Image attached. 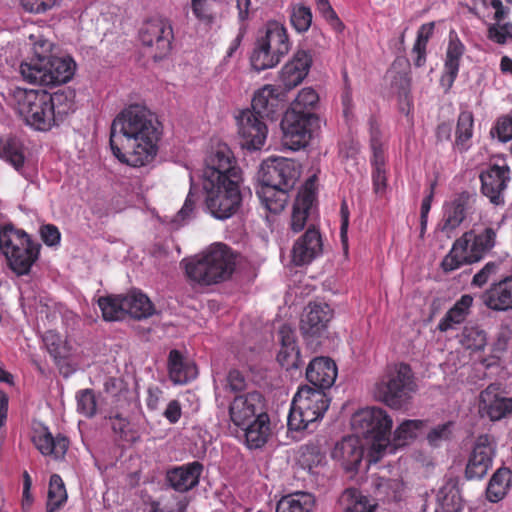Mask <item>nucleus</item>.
I'll list each match as a JSON object with an SVG mask.
<instances>
[{"instance_id":"b1692460","label":"nucleus","mask_w":512,"mask_h":512,"mask_svg":"<svg viewBox=\"0 0 512 512\" xmlns=\"http://www.w3.org/2000/svg\"><path fill=\"white\" fill-rule=\"evenodd\" d=\"M202 471L203 465L194 461L169 470L166 479L175 491L183 493L198 485Z\"/></svg>"},{"instance_id":"f3484780","label":"nucleus","mask_w":512,"mask_h":512,"mask_svg":"<svg viewBox=\"0 0 512 512\" xmlns=\"http://www.w3.org/2000/svg\"><path fill=\"white\" fill-rule=\"evenodd\" d=\"M511 170L507 165L493 164L480 173L481 192L495 205L504 203V192L510 182Z\"/></svg>"},{"instance_id":"5fc2aeb1","label":"nucleus","mask_w":512,"mask_h":512,"mask_svg":"<svg viewBox=\"0 0 512 512\" xmlns=\"http://www.w3.org/2000/svg\"><path fill=\"white\" fill-rule=\"evenodd\" d=\"M319 95L317 91L311 87L303 88L297 95L293 107L289 112L300 114L313 113L312 110L318 105Z\"/></svg>"},{"instance_id":"393cba45","label":"nucleus","mask_w":512,"mask_h":512,"mask_svg":"<svg viewBox=\"0 0 512 512\" xmlns=\"http://www.w3.org/2000/svg\"><path fill=\"white\" fill-rule=\"evenodd\" d=\"M481 299L485 306L494 311L512 309V275L491 285L481 295Z\"/></svg>"},{"instance_id":"0e129e2a","label":"nucleus","mask_w":512,"mask_h":512,"mask_svg":"<svg viewBox=\"0 0 512 512\" xmlns=\"http://www.w3.org/2000/svg\"><path fill=\"white\" fill-rule=\"evenodd\" d=\"M60 0H20L22 8L29 13L41 14L52 9Z\"/></svg>"},{"instance_id":"dca6fc26","label":"nucleus","mask_w":512,"mask_h":512,"mask_svg":"<svg viewBox=\"0 0 512 512\" xmlns=\"http://www.w3.org/2000/svg\"><path fill=\"white\" fill-rule=\"evenodd\" d=\"M495 447L493 438L487 434L480 435L468 457L465 478L468 480L482 479L492 466Z\"/></svg>"},{"instance_id":"338daca9","label":"nucleus","mask_w":512,"mask_h":512,"mask_svg":"<svg viewBox=\"0 0 512 512\" xmlns=\"http://www.w3.org/2000/svg\"><path fill=\"white\" fill-rule=\"evenodd\" d=\"M373 191L377 195H383L387 188V171L385 167H372Z\"/></svg>"},{"instance_id":"3c124183","label":"nucleus","mask_w":512,"mask_h":512,"mask_svg":"<svg viewBox=\"0 0 512 512\" xmlns=\"http://www.w3.org/2000/svg\"><path fill=\"white\" fill-rule=\"evenodd\" d=\"M360 153V143L352 135H347L338 144V155L342 163L356 167Z\"/></svg>"},{"instance_id":"4d7b16f0","label":"nucleus","mask_w":512,"mask_h":512,"mask_svg":"<svg viewBox=\"0 0 512 512\" xmlns=\"http://www.w3.org/2000/svg\"><path fill=\"white\" fill-rule=\"evenodd\" d=\"M77 410L86 417H93L96 413L97 403L93 390L84 389L77 393Z\"/></svg>"},{"instance_id":"de8ad7c7","label":"nucleus","mask_w":512,"mask_h":512,"mask_svg":"<svg viewBox=\"0 0 512 512\" xmlns=\"http://www.w3.org/2000/svg\"><path fill=\"white\" fill-rule=\"evenodd\" d=\"M67 500V492L64 482L58 474H53L50 477L46 512H55Z\"/></svg>"},{"instance_id":"f8f14e48","label":"nucleus","mask_w":512,"mask_h":512,"mask_svg":"<svg viewBox=\"0 0 512 512\" xmlns=\"http://www.w3.org/2000/svg\"><path fill=\"white\" fill-rule=\"evenodd\" d=\"M317 122L318 116L315 113L300 114L298 111H288L281 121L282 146L292 151L306 147Z\"/></svg>"},{"instance_id":"39448f33","label":"nucleus","mask_w":512,"mask_h":512,"mask_svg":"<svg viewBox=\"0 0 512 512\" xmlns=\"http://www.w3.org/2000/svg\"><path fill=\"white\" fill-rule=\"evenodd\" d=\"M393 420L382 408L368 407L355 413L352 417L354 431L371 440L368 451L370 462H378L385 454L393 453L390 435Z\"/></svg>"},{"instance_id":"09e8293b","label":"nucleus","mask_w":512,"mask_h":512,"mask_svg":"<svg viewBox=\"0 0 512 512\" xmlns=\"http://www.w3.org/2000/svg\"><path fill=\"white\" fill-rule=\"evenodd\" d=\"M338 368L333 359L322 356V418L329 408L331 399L327 397L329 390L336 381Z\"/></svg>"},{"instance_id":"412c9836","label":"nucleus","mask_w":512,"mask_h":512,"mask_svg":"<svg viewBox=\"0 0 512 512\" xmlns=\"http://www.w3.org/2000/svg\"><path fill=\"white\" fill-rule=\"evenodd\" d=\"M364 455V448L359 436L351 435L337 442L331 451V457L341 463L346 471L356 470Z\"/></svg>"},{"instance_id":"0eeeda50","label":"nucleus","mask_w":512,"mask_h":512,"mask_svg":"<svg viewBox=\"0 0 512 512\" xmlns=\"http://www.w3.org/2000/svg\"><path fill=\"white\" fill-rule=\"evenodd\" d=\"M40 245L33 243L27 233L12 224L0 227V251L18 276L26 275L38 259Z\"/></svg>"},{"instance_id":"052dcab7","label":"nucleus","mask_w":512,"mask_h":512,"mask_svg":"<svg viewBox=\"0 0 512 512\" xmlns=\"http://www.w3.org/2000/svg\"><path fill=\"white\" fill-rule=\"evenodd\" d=\"M277 360L286 370L298 368L300 362V353L297 346L281 347Z\"/></svg>"},{"instance_id":"473e14b6","label":"nucleus","mask_w":512,"mask_h":512,"mask_svg":"<svg viewBox=\"0 0 512 512\" xmlns=\"http://www.w3.org/2000/svg\"><path fill=\"white\" fill-rule=\"evenodd\" d=\"M270 420L267 413H259L245 429L246 444L250 449H258L266 444L270 436Z\"/></svg>"},{"instance_id":"6ab92c4d","label":"nucleus","mask_w":512,"mask_h":512,"mask_svg":"<svg viewBox=\"0 0 512 512\" xmlns=\"http://www.w3.org/2000/svg\"><path fill=\"white\" fill-rule=\"evenodd\" d=\"M263 401V396L257 391L236 396L229 407L231 421L236 426H242L255 415L264 413Z\"/></svg>"},{"instance_id":"f704fd0d","label":"nucleus","mask_w":512,"mask_h":512,"mask_svg":"<svg viewBox=\"0 0 512 512\" xmlns=\"http://www.w3.org/2000/svg\"><path fill=\"white\" fill-rule=\"evenodd\" d=\"M468 197L460 195L451 201L444 211V219L441 230L450 233L461 225L466 218Z\"/></svg>"},{"instance_id":"a211bd4d","label":"nucleus","mask_w":512,"mask_h":512,"mask_svg":"<svg viewBox=\"0 0 512 512\" xmlns=\"http://www.w3.org/2000/svg\"><path fill=\"white\" fill-rule=\"evenodd\" d=\"M265 119L249 110L240 114L238 117V131L243 139V146L257 150L264 145L268 133Z\"/></svg>"},{"instance_id":"69168bd1","label":"nucleus","mask_w":512,"mask_h":512,"mask_svg":"<svg viewBox=\"0 0 512 512\" xmlns=\"http://www.w3.org/2000/svg\"><path fill=\"white\" fill-rule=\"evenodd\" d=\"M192 11L201 21L211 23L214 20L211 0H192Z\"/></svg>"},{"instance_id":"4468645a","label":"nucleus","mask_w":512,"mask_h":512,"mask_svg":"<svg viewBox=\"0 0 512 512\" xmlns=\"http://www.w3.org/2000/svg\"><path fill=\"white\" fill-rule=\"evenodd\" d=\"M301 174V166L294 160L274 157L261 165L259 178L262 184L291 190Z\"/></svg>"},{"instance_id":"79ce46f5","label":"nucleus","mask_w":512,"mask_h":512,"mask_svg":"<svg viewBox=\"0 0 512 512\" xmlns=\"http://www.w3.org/2000/svg\"><path fill=\"white\" fill-rule=\"evenodd\" d=\"M0 157L9 162L17 171H20L25 162L21 141L11 136L2 138L0 140Z\"/></svg>"},{"instance_id":"1a4fd4ad","label":"nucleus","mask_w":512,"mask_h":512,"mask_svg":"<svg viewBox=\"0 0 512 512\" xmlns=\"http://www.w3.org/2000/svg\"><path fill=\"white\" fill-rule=\"evenodd\" d=\"M287 29L277 21H269L252 52L250 62L256 71L275 67L290 50Z\"/></svg>"},{"instance_id":"2eb2a0df","label":"nucleus","mask_w":512,"mask_h":512,"mask_svg":"<svg viewBox=\"0 0 512 512\" xmlns=\"http://www.w3.org/2000/svg\"><path fill=\"white\" fill-rule=\"evenodd\" d=\"M230 148L219 144L206 159L204 181L240 180L239 169Z\"/></svg>"},{"instance_id":"e2e57ef3","label":"nucleus","mask_w":512,"mask_h":512,"mask_svg":"<svg viewBox=\"0 0 512 512\" xmlns=\"http://www.w3.org/2000/svg\"><path fill=\"white\" fill-rule=\"evenodd\" d=\"M322 18L325 19L336 34H341L344 31V23L338 17L328 0H322Z\"/></svg>"},{"instance_id":"9d476101","label":"nucleus","mask_w":512,"mask_h":512,"mask_svg":"<svg viewBox=\"0 0 512 512\" xmlns=\"http://www.w3.org/2000/svg\"><path fill=\"white\" fill-rule=\"evenodd\" d=\"M205 203L209 213L219 220L235 215L242 203L239 180L204 181Z\"/></svg>"},{"instance_id":"13d9d810","label":"nucleus","mask_w":512,"mask_h":512,"mask_svg":"<svg viewBox=\"0 0 512 512\" xmlns=\"http://www.w3.org/2000/svg\"><path fill=\"white\" fill-rule=\"evenodd\" d=\"M487 38L499 45L506 44L508 39L512 40V22L490 24L487 29Z\"/></svg>"},{"instance_id":"e433bc0d","label":"nucleus","mask_w":512,"mask_h":512,"mask_svg":"<svg viewBox=\"0 0 512 512\" xmlns=\"http://www.w3.org/2000/svg\"><path fill=\"white\" fill-rule=\"evenodd\" d=\"M473 128V113L469 110L461 111L457 119L454 141V148L460 153L466 152L470 148Z\"/></svg>"},{"instance_id":"9b49d317","label":"nucleus","mask_w":512,"mask_h":512,"mask_svg":"<svg viewBox=\"0 0 512 512\" xmlns=\"http://www.w3.org/2000/svg\"><path fill=\"white\" fill-rule=\"evenodd\" d=\"M319 187L318 175L314 173L299 188L291 213L290 227L293 232L302 231L308 221L317 218Z\"/></svg>"},{"instance_id":"bf43d9fd","label":"nucleus","mask_w":512,"mask_h":512,"mask_svg":"<svg viewBox=\"0 0 512 512\" xmlns=\"http://www.w3.org/2000/svg\"><path fill=\"white\" fill-rule=\"evenodd\" d=\"M490 134L503 143L512 140V113L499 117L491 128Z\"/></svg>"},{"instance_id":"8fccbe9b","label":"nucleus","mask_w":512,"mask_h":512,"mask_svg":"<svg viewBox=\"0 0 512 512\" xmlns=\"http://www.w3.org/2000/svg\"><path fill=\"white\" fill-rule=\"evenodd\" d=\"M434 28V22H429L421 25L417 31V38L412 49V53L416 55L414 64L417 67H422L426 63V48L434 33Z\"/></svg>"},{"instance_id":"aec40b11","label":"nucleus","mask_w":512,"mask_h":512,"mask_svg":"<svg viewBox=\"0 0 512 512\" xmlns=\"http://www.w3.org/2000/svg\"><path fill=\"white\" fill-rule=\"evenodd\" d=\"M466 51L465 45L459 39L458 35L451 31L449 33V42L446 49L444 71L440 78V85L448 92L459 73L460 61Z\"/></svg>"},{"instance_id":"6e6d98bb","label":"nucleus","mask_w":512,"mask_h":512,"mask_svg":"<svg viewBox=\"0 0 512 512\" xmlns=\"http://www.w3.org/2000/svg\"><path fill=\"white\" fill-rule=\"evenodd\" d=\"M300 462L309 472L315 473L313 469L317 468L320 464V443L318 439L301 447Z\"/></svg>"},{"instance_id":"603ef678","label":"nucleus","mask_w":512,"mask_h":512,"mask_svg":"<svg viewBox=\"0 0 512 512\" xmlns=\"http://www.w3.org/2000/svg\"><path fill=\"white\" fill-rule=\"evenodd\" d=\"M289 19L297 32H306L312 24L311 9L302 3L293 4L289 8Z\"/></svg>"},{"instance_id":"f257e3e1","label":"nucleus","mask_w":512,"mask_h":512,"mask_svg":"<svg viewBox=\"0 0 512 512\" xmlns=\"http://www.w3.org/2000/svg\"><path fill=\"white\" fill-rule=\"evenodd\" d=\"M162 126L147 107L132 104L112 121L110 146L117 159L132 167H142L154 160Z\"/></svg>"},{"instance_id":"4be33fe9","label":"nucleus","mask_w":512,"mask_h":512,"mask_svg":"<svg viewBox=\"0 0 512 512\" xmlns=\"http://www.w3.org/2000/svg\"><path fill=\"white\" fill-rule=\"evenodd\" d=\"M312 56L308 51L298 50L291 61L281 69L279 81L286 90L299 85L308 75Z\"/></svg>"},{"instance_id":"c9c22d12","label":"nucleus","mask_w":512,"mask_h":512,"mask_svg":"<svg viewBox=\"0 0 512 512\" xmlns=\"http://www.w3.org/2000/svg\"><path fill=\"white\" fill-rule=\"evenodd\" d=\"M463 501L457 484L448 481L437 493L436 512H460Z\"/></svg>"},{"instance_id":"423d86ee","label":"nucleus","mask_w":512,"mask_h":512,"mask_svg":"<svg viewBox=\"0 0 512 512\" xmlns=\"http://www.w3.org/2000/svg\"><path fill=\"white\" fill-rule=\"evenodd\" d=\"M15 108L25 123L36 130L47 131L55 124V106L63 94H50L45 90L16 89L13 93Z\"/></svg>"},{"instance_id":"774afa93","label":"nucleus","mask_w":512,"mask_h":512,"mask_svg":"<svg viewBox=\"0 0 512 512\" xmlns=\"http://www.w3.org/2000/svg\"><path fill=\"white\" fill-rule=\"evenodd\" d=\"M30 39L33 41V58H51L50 55L52 44L42 36H31Z\"/></svg>"},{"instance_id":"bb28decb","label":"nucleus","mask_w":512,"mask_h":512,"mask_svg":"<svg viewBox=\"0 0 512 512\" xmlns=\"http://www.w3.org/2000/svg\"><path fill=\"white\" fill-rule=\"evenodd\" d=\"M479 411L482 416H487L492 421L500 420L512 412V398L500 397L488 387L480 394Z\"/></svg>"},{"instance_id":"49530a36","label":"nucleus","mask_w":512,"mask_h":512,"mask_svg":"<svg viewBox=\"0 0 512 512\" xmlns=\"http://www.w3.org/2000/svg\"><path fill=\"white\" fill-rule=\"evenodd\" d=\"M345 512H373L375 505L356 488L346 489L340 499Z\"/></svg>"},{"instance_id":"ddd939ff","label":"nucleus","mask_w":512,"mask_h":512,"mask_svg":"<svg viewBox=\"0 0 512 512\" xmlns=\"http://www.w3.org/2000/svg\"><path fill=\"white\" fill-rule=\"evenodd\" d=\"M139 37L141 43L149 49L152 58L161 60L170 53L174 34L168 20L156 18L143 24Z\"/></svg>"},{"instance_id":"a19ab883","label":"nucleus","mask_w":512,"mask_h":512,"mask_svg":"<svg viewBox=\"0 0 512 512\" xmlns=\"http://www.w3.org/2000/svg\"><path fill=\"white\" fill-rule=\"evenodd\" d=\"M511 471L508 468H499L492 475L486 488V498L492 503L502 500L510 486Z\"/></svg>"},{"instance_id":"2f4dec72","label":"nucleus","mask_w":512,"mask_h":512,"mask_svg":"<svg viewBox=\"0 0 512 512\" xmlns=\"http://www.w3.org/2000/svg\"><path fill=\"white\" fill-rule=\"evenodd\" d=\"M76 64L70 57H55L47 59L48 82L59 85L68 82L74 75Z\"/></svg>"},{"instance_id":"a878e982","label":"nucleus","mask_w":512,"mask_h":512,"mask_svg":"<svg viewBox=\"0 0 512 512\" xmlns=\"http://www.w3.org/2000/svg\"><path fill=\"white\" fill-rule=\"evenodd\" d=\"M32 441L41 454L55 459L63 458L69 445L65 436L58 434L54 437L45 427L34 431Z\"/></svg>"},{"instance_id":"72a5a7b5","label":"nucleus","mask_w":512,"mask_h":512,"mask_svg":"<svg viewBox=\"0 0 512 512\" xmlns=\"http://www.w3.org/2000/svg\"><path fill=\"white\" fill-rule=\"evenodd\" d=\"M289 191V189H284L283 187H274L261 183L260 188L257 190V195L267 210L277 214L284 210L288 201Z\"/></svg>"},{"instance_id":"20e7f679","label":"nucleus","mask_w":512,"mask_h":512,"mask_svg":"<svg viewBox=\"0 0 512 512\" xmlns=\"http://www.w3.org/2000/svg\"><path fill=\"white\" fill-rule=\"evenodd\" d=\"M316 365H320V357L313 358L306 369V378L311 385L300 387L293 398L287 422L290 430L313 432L318 427L320 374L315 370Z\"/></svg>"},{"instance_id":"864d4df0","label":"nucleus","mask_w":512,"mask_h":512,"mask_svg":"<svg viewBox=\"0 0 512 512\" xmlns=\"http://www.w3.org/2000/svg\"><path fill=\"white\" fill-rule=\"evenodd\" d=\"M460 343L471 351L483 350L486 345V333L478 326H465L460 335Z\"/></svg>"},{"instance_id":"c03bdc74","label":"nucleus","mask_w":512,"mask_h":512,"mask_svg":"<svg viewBox=\"0 0 512 512\" xmlns=\"http://www.w3.org/2000/svg\"><path fill=\"white\" fill-rule=\"evenodd\" d=\"M124 296L109 295L98 299V306L102 311L103 319L106 321L121 320L126 316Z\"/></svg>"},{"instance_id":"6e6552de","label":"nucleus","mask_w":512,"mask_h":512,"mask_svg":"<svg viewBox=\"0 0 512 512\" xmlns=\"http://www.w3.org/2000/svg\"><path fill=\"white\" fill-rule=\"evenodd\" d=\"M413 372L408 364L400 363L387 371L375 384L376 399L394 410L407 407L415 392Z\"/></svg>"},{"instance_id":"f03ea898","label":"nucleus","mask_w":512,"mask_h":512,"mask_svg":"<svg viewBox=\"0 0 512 512\" xmlns=\"http://www.w3.org/2000/svg\"><path fill=\"white\" fill-rule=\"evenodd\" d=\"M500 226L488 225L465 232L455 240L449 253L442 260L444 271L450 272L463 265L481 261L497 244Z\"/></svg>"},{"instance_id":"ea45409f","label":"nucleus","mask_w":512,"mask_h":512,"mask_svg":"<svg viewBox=\"0 0 512 512\" xmlns=\"http://www.w3.org/2000/svg\"><path fill=\"white\" fill-rule=\"evenodd\" d=\"M20 74L30 84L49 86L46 58H32L29 62H22Z\"/></svg>"},{"instance_id":"37998d69","label":"nucleus","mask_w":512,"mask_h":512,"mask_svg":"<svg viewBox=\"0 0 512 512\" xmlns=\"http://www.w3.org/2000/svg\"><path fill=\"white\" fill-rule=\"evenodd\" d=\"M423 426L424 421L422 420H404L393 433L391 442L393 453L398 447H403L415 439Z\"/></svg>"},{"instance_id":"7ed1b4c3","label":"nucleus","mask_w":512,"mask_h":512,"mask_svg":"<svg viewBox=\"0 0 512 512\" xmlns=\"http://www.w3.org/2000/svg\"><path fill=\"white\" fill-rule=\"evenodd\" d=\"M237 258L238 255L230 247L217 243L202 255L185 262L186 275L204 285L225 281L234 272Z\"/></svg>"},{"instance_id":"4c0bfd02","label":"nucleus","mask_w":512,"mask_h":512,"mask_svg":"<svg viewBox=\"0 0 512 512\" xmlns=\"http://www.w3.org/2000/svg\"><path fill=\"white\" fill-rule=\"evenodd\" d=\"M315 497L306 492H295L283 496L276 505V512H312Z\"/></svg>"},{"instance_id":"a18cd8bd","label":"nucleus","mask_w":512,"mask_h":512,"mask_svg":"<svg viewBox=\"0 0 512 512\" xmlns=\"http://www.w3.org/2000/svg\"><path fill=\"white\" fill-rule=\"evenodd\" d=\"M370 148L372 150V167H385L386 159L382 142V134L377 120L374 117L369 119Z\"/></svg>"},{"instance_id":"cd10ccee","label":"nucleus","mask_w":512,"mask_h":512,"mask_svg":"<svg viewBox=\"0 0 512 512\" xmlns=\"http://www.w3.org/2000/svg\"><path fill=\"white\" fill-rule=\"evenodd\" d=\"M168 372L175 384H186L197 377L196 365L184 358L180 351L173 349L168 356Z\"/></svg>"},{"instance_id":"c756f323","label":"nucleus","mask_w":512,"mask_h":512,"mask_svg":"<svg viewBox=\"0 0 512 512\" xmlns=\"http://www.w3.org/2000/svg\"><path fill=\"white\" fill-rule=\"evenodd\" d=\"M472 305L473 297L469 294L462 295L439 321L437 330L440 332H447L448 330L455 329L458 325L464 323L470 314Z\"/></svg>"},{"instance_id":"5701e85b","label":"nucleus","mask_w":512,"mask_h":512,"mask_svg":"<svg viewBox=\"0 0 512 512\" xmlns=\"http://www.w3.org/2000/svg\"><path fill=\"white\" fill-rule=\"evenodd\" d=\"M319 252L320 230L316 225H311L293 246V262L298 266L308 264Z\"/></svg>"},{"instance_id":"c85d7f7f","label":"nucleus","mask_w":512,"mask_h":512,"mask_svg":"<svg viewBox=\"0 0 512 512\" xmlns=\"http://www.w3.org/2000/svg\"><path fill=\"white\" fill-rule=\"evenodd\" d=\"M279 105L277 89L272 85H265L254 93L251 109L260 118H272Z\"/></svg>"},{"instance_id":"58836bf2","label":"nucleus","mask_w":512,"mask_h":512,"mask_svg":"<svg viewBox=\"0 0 512 512\" xmlns=\"http://www.w3.org/2000/svg\"><path fill=\"white\" fill-rule=\"evenodd\" d=\"M126 315L135 319H143L153 314V305L149 298L140 291L133 290L124 296Z\"/></svg>"},{"instance_id":"680f3d73","label":"nucleus","mask_w":512,"mask_h":512,"mask_svg":"<svg viewBox=\"0 0 512 512\" xmlns=\"http://www.w3.org/2000/svg\"><path fill=\"white\" fill-rule=\"evenodd\" d=\"M452 422L440 424L433 428L427 435L430 445L438 447L442 442L448 441L452 436Z\"/></svg>"},{"instance_id":"7c9ffc66","label":"nucleus","mask_w":512,"mask_h":512,"mask_svg":"<svg viewBox=\"0 0 512 512\" xmlns=\"http://www.w3.org/2000/svg\"><path fill=\"white\" fill-rule=\"evenodd\" d=\"M300 331L308 345L320 344V305L309 303L300 319Z\"/></svg>"}]
</instances>
